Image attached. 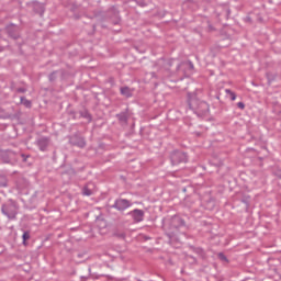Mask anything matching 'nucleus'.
Wrapping results in <instances>:
<instances>
[{
  "instance_id": "f257e3e1",
  "label": "nucleus",
  "mask_w": 281,
  "mask_h": 281,
  "mask_svg": "<svg viewBox=\"0 0 281 281\" xmlns=\"http://www.w3.org/2000/svg\"><path fill=\"white\" fill-rule=\"evenodd\" d=\"M162 227L166 232V236L169 237V241L172 243V240H179L177 232H179L180 227H186V220L179 215H173L162 222Z\"/></svg>"
},
{
  "instance_id": "f03ea898",
  "label": "nucleus",
  "mask_w": 281,
  "mask_h": 281,
  "mask_svg": "<svg viewBox=\"0 0 281 281\" xmlns=\"http://www.w3.org/2000/svg\"><path fill=\"white\" fill-rule=\"evenodd\" d=\"M188 105L190 111H193L198 117H203L210 113V104L196 97L189 98Z\"/></svg>"
},
{
  "instance_id": "7ed1b4c3",
  "label": "nucleus",
  "mask_w": 281,
  "mask_h": 281,
  "mask_svg": "<svg viewBox=\"0 0 281 281\" xmlns=\"http://www.w3.org/2000/svg\"><path fill=\"white\" fill-rule=\"evenodd\" d=\"M1 212L4 216H7V218H9V221H14L19 214V203L12 199H9L4 204H2Z\"/></svg>"
},
{
  "instance_id": "20e7f679",
  "label": "nucleus",
  "mask_w": 281,
  "mask_h": 281,
  "mask_svg": "<svg viewBox=\"0 0 281 281\" xmlns=\"http://www.w3.org/2000/svg\"><path fill=\"white\" fill-rule=\"evenodd\" d=\"M178 74H183L184 78H190L194 74V64L191 60L182 61L177 65Z\"/></svg>"
},
{
  "instance_id": "39448f33",
  "label": "nucleus",
  "mask_w": 281,
  "mask_h": 281,
  "mask_svg": "<svg viewBox=\"0 0 281 281\" xmlns=\"http://www.w3.org/2000/svg\"><path fill=\"white\" fill-rule=\"evenodd\" d=\"M170 161L172 166H179V164L188 162V154L179 150H173L170 155Z\"/></svg>"
},
{
  "instance_id": "423d86ee",
  "label": "nucleus",
  "mask_w": 281,
  "mask_h": 281,
  "mask_svg": "<svg viewBox=\"0 0 281 281\" xmlns=\"http://www.w3.org/2000/svg\"><path fill=\"white\" fill-rule=\"evenodd\" d=\"M133 202L127 199L119 198L114 201V204L111 206L113 210H117V212H124L132 207Z\"/></svg>"
},
{
  "instance_id": "0eeeda50",
  "label": "nucleus",
  "mask_w": 281,
  "mask_h": 281,
  "mask_svg": "<svg viewBox=\"0 0 281 281\" xmlns=\"http://www.w3.org/2000/svg\"><path fill=\"white\" fill-rule=\"evenodd\" d=\"M52 144V138L47 136H42L36 139L35 146L41 150V153H47V149L49 148Z\"/></svg>"
},
{
  "instance_id": "6e6552de",
  "label": "nucleus",
  "mask_w": 281,
  "mask_h": 281,
  "mask_svg": "<svg viewBox=\"0 0 281 281\" xmlns=\"http://www.w3.org/2000/svg\"><path fill=\"white\" fill-rule=\"evenodd\" d=\"M106 15L112 21L113 25H120L122 22V18L120 16V10L117 8L112 7L108 10Z\"/></svg>"
},
{
  "instance_id": "1a4fd4ad",
  "label": "nucleus",
  "mask_w": 281,
  "mask_h": 281,
  "mask_svg": "<svg viewBox=\"0 0 281 281\" xmlns=\"http://www.w3.org/2000/svg\"><path fill=\"white\" fill-rule=\"evenodd\" d=\"M69 144H71V146H77L78 148H85V146H87V140H85V137L80 136V134H74L69 137Z\"/></svg>"
},
{
  "instance_id": "9d476101",
  "label": "nucleus",
  "mask_w": 281,
  "mask_h": 281,
  "mask_svg": "<svg viewBox=\"0 0 281 281\" xmlns=\"http://www.w3.org/2000/svg\"><path fill=\"white\" fill-rule=\"evenodd\" d=\"M5 32L10 38H13L14 41H18V38H21V33H19V26L16 24H9L5 26Z\"/></svg>"
},
{
  "instance_id": "9b49d317",
  "label": "nucleus",
  "mask_w": 281,
  "mask_h": 281,
  "mask_svg": "<svg viewBox=\"0 0 281 281\" xmlns=\"http://www.w3.org/2000/svg\"><path fill=\"white\" fill-rule=\"evenodd\" d=\"M128 216H132L134 223H142L144 221V210L135 209L133 211H130Z\"/></svg>"
},
{
  "instance_id": "f8f14e48",
  "label": "nucleus",
  "mask_w": 281,
  "mask_h": 281,
  "mask_svg": "<svg viewBox=\"0 0 281 281\" xmlns=\"http://www.w3.org/2000/svg\"><path fill=\"white\" fill-rule=\"evenodd\" d=\"M31 7L33 8V11L35 14H40V16H43L45 14V4L41 3L38 1H32Z\"/></svg>"
},
{
  "instance_id": "ddd939ff",
  "label": "nucleus",
  "mask_w": 281,
  "mask_h": 281,
  "mask_svg": "<svg viewBox=\"0 0 281 281\" xmlns=\"http://www.w3.org/2000/svg\"><path fill=\"white\" fill-rule=\"evenodd\" d=\"M16 159H21L26 166H32V155L30 154H18Z\"/></svg>"
},
{
  "instance_id": "4468645a",
  "label": "nucleus",
  "mask_w": 281,
  "mask_h": 281,
  "mask_svg": "<svg viewBox=\"0 0 281 281\" xmlns=\"http://www.w3.org/2000/svg\"><path fill=\"white\" fill-rule=\"evenodd\" d=\"M121 95H124V98H133V91L131 90L130 87H121L120 88Z\"/></svg>"
},
{
  "instance_id": "2eb2a0df",
  "label": "nucleus",
  "mask_w": 281,
  "mask_h": 281,
  "mask_svg": "<svg viewBox=\"0 0 281 281\" xmlns=\"http://www.w3.org/2000/svg\"><path fill=\"white\" fill-rule=\"evenodd\" d=\"M116 117L122 124H126V122H128V115L125 112L116 114Z\"/></svg>"
},
{
  "instance_id": "dca6fc26",
  "label": "nucleus",
  "mask_w": 281,
  "mask_h": 281,
  "mask_svg": "<svg viewBox=\"0 0 281 281\" xmlns=\"http://www.w3.org/2000/svg\"><path fill=\"white\" fill-rule=\"evenodd\" d=\"M90 186L91 183H88L82 188L83 196H91V194H93V190H91Z\"/></svg>"
},
{
  "instance_id": "f3484780",
  "label": "nucleus",
  "mask_w": 281,
  "mask_h": 281,
  "mask_svg": "<svg viewBox=\"0 0 281 281\" xmlns=\"http://www.w3.org/2000/svg\"><path fill=\"white\" fill-rule=\"evenodd\" d=\"M30 238H31L30 231H24L22 235V239H23L22 243L24 246H27V240H30Z\"/></svg>"
},
{
  "instance_id": "a211bd4d",
  "label": "nucleus",
  "mask_w": 281,
  "mask_h": 281,
  "mask_svg": "<svg viewBox=\"0 0 281 281\" xmlns=\"http://www.w3.org/2000/svg\"><path fill=\"white\" fill-rule=\"evenodd\" d=\"M21 104L26 106V109H32V101L27 100L25 97H21Z\"/></svg>"
},
{
  "instance_id": "6ab92c4d",
  "label": "nucleus",
  "mask_w": 281,
  "mask_h": 281,
  "mask_svg": "<svg viewBox=\"0 0 281 281\" xmlns=\"http://www.w3.org/2000/svg\"><path fill=\"white\" fill-rule=\"evenodd\" d=\"M231 14H232V10H229V8H224L223 12H221L218 16H225V19H229Z\"/></svg>"
},
{
  "instance_id": "aec40b11",
  "label": "nucleus",
  "mask_w": 281,
  "mask_h": 281,
  "mask_svg": "<svg viewBox=\"0 0 281 281\" xmlns=\"http://www.w3.org/2000/svg\"><path fill=\"white\" fill-rule=\"evenodd\" d=\"M57 78H58V70H55L48 75L49 82H56Z\"/></svg>"
},
{
  "instance_id": "412c9836",
  "label": "nucleus",
  "mask_w": 281,
  "mask_h": 281,
  "mask_svg": "<svg viewBox=\"0 0 281 281\" xmlns=\"http://www.w3.org/2000/svg\"><path fill=\"white\" fill-rule=\"evenodd\" d=\"M113 236H115V238H121V240H124V238H126V233L120 232V231H115L113 233Z\"/></svg>"
},
{
  "instance_id": "4be33fe9",
  "label": "nucleus",
  "mask_w": 281,
  "mask_h": 281,
  "mask_svg": "<svg viewBox=\"0 0 281 281\" xmlns=\"http://www.w3.org/2000/svg\"><path fill=\"white\" fill-rule=\"evenodd\" d=\"M190 249L193 251V254H198V256H203V248L190 246Z\"/></svg>"
},
{
  "instance_id": "5701e85b",
  "label": "nucleus",
  "mask_w": 281,
  "mask_h": 281,
  "mask_svg": "<svg viewBox=\"0 0 281 281\" xmlns=\"http://www.w3.org/2000/svg\"><path fill=\"white\" fill-rule=\"evenodd\" d=\"M266 77H267L269 85H271V82H273L277 78L276 74H273V72H267Z\"/></svg>"
},
{
  "instance_id": "b1692460",
  "label": "nucleus",
  "mask_w": 281,
  "mask_h": 281,
  "mask_svg": "<svg viewBox=\"0 0 281 281\" xmlns=\"http://www.w3.org/2000/svg\"><path fill=\"white\" fill-rule=\"evenodd\" d=\"M225 92L227 93V95H229L232 102L236 100V93L234 91H232L231 89H226Z\"/></svg>"
},
{
  "instance_id": "393cba45",
  "label": "nucleus",
  "mask_w": 281,
  "mask_h": 281,
  "mask_svg": "<svg viewBox=\"0 0 281 281\" xmlns=\"http://www.w3.org/2000/svg\"><path fill=\"white\" fill-rule=\"evenodd\" d=\"M217 258H218L222 262H229V259H227V256H225V254H223V252H218Z\"/></svg>"
},
{
  "instance_id": "a878e982",
  "label": "nucleus",
  "mask_w": 281,
  "mask_h": 281,
  "mask_svg": "<svg viewBox=\"0 0 281 281\" xmlns=\"http://www.w3.org/2000/svg\"><path fill=\"white\" fill-rule=\"evenodd\" d=\"M27 92V89L25 88H18L16 89V93H26Z\"/></svg>"
},
{
  "instance_id": "bb28decb",
  "label": "nucleus",
  "mask_w": 281,
  "mask_h": 281,
  "mask_svg": "<svg viewBox=\"0 0 281 281\" xmlns=\"http://www.w3.org/2000/svg\"><path fill=\"white\" fill-rule=\"evenodd\" d=\"M274 175L278 177V179H281V169H277Z\"/></svg>"
},
{
  "instance_id": "cd10ccee",
  "label": "nucleus",
  "mask_w": 281,
  "mask_h": 281,
  "mask_svg": "<svg viewBox=\"0 0 281 281\" xmlns=\"http://www.w3.org/2000/svg\"><path fill=\"white\" fill-rule=\"evenodd\" d=\"M238 109H240L241 111L245 110V104L243 102H238L237 103Z\"/></svg>"
},
{
  "instance_id": "c85d7f7f",
  "label": "nucleus",
  "mask_w": 281,
  "mask_h": 281,
  "mask_svg": "<svg viewBox=\"0 0 281 281\" xmlns=\"http://www.w3.org/2000/svg\"><path fill=\"white\" fill-rule=\"evenodd\" d=\"M173 64H175V59H169V60L167 61V66H168V67H172Z\"/></svg>"
},
{
  "instance_id": "c756f323",
  "label": "nucleus",
  "mask_w": 281,
  "mask_h": 281,
  "mask_svg": "<svg viewBox=\"0 0 281 281\" xmlns=\"http://www.w3.org/2000/svg\"><path fill=\"white\" fill-rule=\"evenodd\" d=\"M81 115H82V117H86L87 120H91V114H89L87 112H86V114H81Z\"/></svg>"
},
{
  "instance_id": "7c9ffc66",
  "label": "nucleus",
  "mask_w": 281,
  "mask_h": 281,
  "mask_svg": "<svg viewBox=\"0 0 281 281\" xmlns=\"http://www.w3.org/2000/svg\"><path fill=\"white\" fill-rule=\"evenodd\" d=\"M9 157H14V151H8Z\"/></svg>"
},
{
  "instance_id": "2f4dec72",
  "label": "nucleus",
  "mask_w": 281,
  "mask_h": 281,
  "mask_svg": "<svg viewBox=\"0 0 281 281\" xmlns=\"http://www.w3.org/2000/svg\"><path fill=\"white\" fill-rule=\"evenodd\" d=\"M278 120H281V111L277 114Z\"/></svg>"
},
{
  "instance_id": "473e14b6",
  "label": "nucleus",
  "mask_w": 281,
  "mask_h": 281,
  "mask_svg": "<svg viewBox=\"0 0 281 281\" xmlns=\"http://www.w3.org/2000/svg\"><path fill=\"white\" fill-rule=\"evenodd\" d=\"M243 201V203H246V205H249V201H247V200H241Z\"/></svg>"
},
{
  "instance_id": "72a5a7b5",
  "label": "nucleus",
  "mask_w": 281,
  "mask_h": 281,
  "mask_svg": "<svg viewBox=\"0 0 281 281\" xmlns=\"http://www.w3.org/2000/svg\"><path fill=\"white\" fill-rule=\"evenodd\" d=\"M246 21H248L249 23H251V18L247 16Z\"/></svg>"
},
{
  "instance_id": "f704fd0d",
  "label": "nucleus",
  "mask_w": 281,
  "mask_h": 281,
  "mask_svg": "<svg viewBox=\"0 0 281 281\" xmlns=\"http://www.w3.org/2000/svg\"><path fill=\"white\" fill-rule=\"evenodd\" d=\"M153 78H155V72H151Z\"/></svg>"
},
{
  "instance_id": "c9c22d12",
  "label": "nucleus",
  "mask_w": 281,
  "mask_h": 281,
  "mask_svg": "<svg viewBox=\"0 0 281 281\" xmlns=\"http://www.w3.org/2000/svg\"><path fill=\"white\" fill-rule=\"evenodd\" d=\"M110 82H113V79H110Z\"/></svg>"
},
{
  "instance_id": "e433bc0d",
  "label": "nucleus",
  "mask_w": 281,
  "mask_h": 281,
  "mask_svg": "<svg viewBox=\"0 0 281 281\" xmlns=\"http://www.w3.org/2000/svg\"><path fill=\"white\" fill-rule=\"evenodd\" d=\"M110 82H113V79H110Z\"/></svg>"
}]
</instances>
